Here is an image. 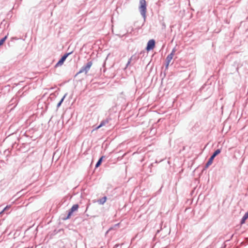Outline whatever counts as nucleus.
Wrapping results in <instances>:
<instances>
[{"mask_svg": "<svg viewBox=\"0 0 248 248\" xmlns=\"http://www.w3.org/2000/svg\"><path fill=\"white\" fill-rule=\"evenodd\" d=\"M92 65L93 62H89L86 65L81 67L79 71L77 73V75L82 73H84L85 74H87Z\"/></svg>", "mask_w": 248, "mask_h": 248, "instance_id": "f03ea898", "label": "nucleus"}, {"mask_svg": "<svg viewBox=\"0 0 248 248\" xmlns=\"http://www.w3.org/2000/svg\"><path fill=\"white\" fill-rule=\"evenodd\" d=\"M146 2L145 0H140L139 10L142 16L145 18L146 13Z\"/></svg>", "mask_w": 248, "mask_h": 248, "instance_id": "f257e3e1", "label": "nucleus"}, {"mask_svg": "<svg viewBox=\"0 0 248 248\" xmlns=\"http://www.w3.org/2000/svg\"><path fill=\"white\" fill-rule=\"evenodd\" d=\"M11 208V205H7L4 209L1 211V212L0 213V214L3 213L4 211L10 209Z\"/></svg>", "mask_w": 248, "mask_h": 248, "instance_id": "4468645a", "label": "nucleus"}, {"mask_svg": "<svg viewBox=\"0 0 248 248\" xmlns=\"http://www.w3.org/2000/svg\"><path fill=\"white\" fill-rule=\"evenodd\" d=\"M214 158L215 157H214L212 156H211L210 157V158H209V160L208 161V162H207V163L206 164V167L207 168L209 166H210L212 164Z\"/></svg>", "mask_w": 248, "mask_h": 248, "instance_id": "0eeeda50", "label": "nucleus"}, {"mask_svg": "<svg viewBox=\"0 0 248 248\" xmlns=\"http://www.w3.org/2000/svg\"><path fill=\"white\" fill-rule=\"evenodd\" d=\"M248 218V213L247 212L245 213V214L244 215V216H243L242 220H241V224H244L245 223V221Z\"/></svg>", "mask_w": 248, "mask_h": 248, "instance_id": "6e6552de", "label": "nucleus"}, {"mask_svg": "<svg viewBox=\"0 0 248 248\" xmlns=\"http://www.w3.org/2000/svg\"><path fill=\"white\" fill-rule=\"evenodd\" d=\"M78 207H79V206H78V204L73 205V206L72 207V208H71V209L70 210V211L68 213V216H67V217L66 218V219L69 218L71 217V216L72 215L73 213L74 212L78 210Z\"/></svg>", "mask_w": 248, "mask_h": 248, "instance_id": "20e7f679", "label": "nucleus"}, {"mask_svg": "<svg viewBox=\"0 0 248 248\" xmlns=\"http://www.w3.org/2000/svg\"><path fill=\"white\" fill-rule=\"evenodd\" d=\"M155 46V41L153 39L150 40L146 47V50L148 51L153 49Z\"/></svg>", "mask_w": 248, "mask_h": 248, "instance_id": "7ed1b4c3", "label": "nucleus"}, {"mask_svg": "<svg viewBox=\"0 0 248 248\" xmlns=\"http://www.w3.org/2000/svg\"><path fill=\"white\" fill-rule=\"evenodd\" d=\"M221 152L220 149H217V150L212 155V156L214 157H215L217 155H218L219 154H220Z\"/></svg>", "mask_w": 248, "mask_h": 248, "instance_id": "9d476101", "label": "nucleus"}, {"mask_svg": "<svg viewBox=\"0 0 248 248\" xmlns=\"http://www.w3.org/2000/svg\"><path fill=\"white\" fill-rule=\"evenodd\" d=\"M69 53H66L64 54L62 58L59 60V61L57 62L56 64V66H59L62 65L64 61L66 60V58L69 55Z\"/></svg>", "mask_w": 248, "mask_h": 248, "instance_id": "423d86ee", "label": "nucleus"}, {"mask_svg": "<svg viewBox=\"0 0 248 248\" xmlns=\"http://www.w3.org/2000/svg\"><path fill=\"white\" fill-rule=\"evenodd\" d=\"M106 200H107V197H104L103 198L99 200L98 201V202L100 204H103L106 202Z\"/></svg>", "mask_w": 248, "mask_h": 248, "instance_id": "1a4fd4ad", "label": "nucleus"}, {"mask_svg": "<svg viewBox=\"0 0 248 248\" xmlns=\"http://www.w3.org/2000/svg\"><path fill=\"white\" fill-rule=\"evenodd\" d=\"M247 213H248V211L247 212Z\"/></svg>", "mask_w": 248, "mask_h": 248, "instance_id": "dca6fc26", "label": "nucleus"}, {"mask_svg": "<svg viewBox=\"0 0 248 248\" xmlns=\"http://www.w3.org/2000/svg\"><path fill=\"white\" fill-rule=\"evenodd\" d=\"M106 124V122H105V121H102L101 124H100V125L99 126H98L95 129L97 130L98 129H99V128L101 127L102 126L105 125Z\"/></svg>", "mask_w": 248, "mask_h": 248, "instance_id": "f8f14e48", "label": "nucleus"}, {"mask_svg": "<svg viewBox=\"0 0 248 248\" xmlns=\"http://www.w3.org/2000/svg\"><path fill=\"white\" fill-rule=\"evenodd\" d=\"M7 37L6 36H5L4 38H2L0 40V46H1L2 45H3V44L4 43V42H5L6 39Z\"/></svg>", "mask_w": 248, "mask_h": 248, "instance_id": "ddd939ff", "label": "nucleus"}, {"mask_svg": "<svg viewBox=\"0 0 248 248\" xmlns=\"http://www.w3.org/2000/svg\"><path fill=\"white\" fill-rule=\"evenodd\" d=\"M64 97H63L61 99V100L60 101V102L58 104V105H57V106H58V107H60V105H61L62 103V101H63V99H64Z\"/></svg>", "mask_w": 248, "mask_h": 248, "instance_id": "2eb2a0df", "label": "nucleus"}, {"mask_svg": "<svg viewBox=\"0 0 248 248\" xmlns=\"http://www.w3.org/2000/svg\"><path fill=\"white\" fill-rule=\"evenodd\" d=\"M103 157V156H102V157H101L99 159V160L98 161V162H97V163H96V165H95V167H96V168L98 167L100 165V164H101V162H102V160Z\"/></svg>", "mask_w": 248, "mask_h": 248, "instance_id": "9b49d317", "label": "nucleus"}, {"mask_svg": "<svg viewBox=\"0 0 248 248\" xmlns=\"http://www.w3.org/2000/svg\"><path fill=\"white\" fill-rule=\"evenodd\" d=\"M175 52V50L174 49H173L172 52H171V53L167 56V57L166 58L167 66H168L169 65V64H170V61L172 59Z\"/></svg>", "mask_w": 248, "mask_h": 248, "instance_id": "39448f33", "label": "nucleus"}]
</instances>
